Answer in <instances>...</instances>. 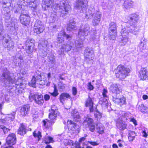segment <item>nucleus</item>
<instances>
[{
	"label": "nucleus",
	"mask_w": 148,
	"mask_h": 148,
	"mask_svg": "<svg viewBox=\"0 0 148 148\" xmlns=\"http://www.w3.org/2000/svg\"><path fill=\"white\" fill-rule=\"evenodd\" d=\"M10 74V72L6 68H3V73L1 77V81L3 84L4 86L6 87L7 92L10 95H18L22 92L21 88L23 84H15L14 79L12 78Z\"/></svg>",
	"instance_id": "f257e3e1"
},
{
	"label": "nucleus",
	"mask_w": 148,
	"mask_h": 148,
	"mask_svg": "<svg viewBox=\"0 0 148 148\" xmlns=\"http://www.w3.org/2000/svg\"><path fill=\"white\" fill-rule=\"evenodd\" d=\"M60 5L55 3L52 8L53 12L56 16L58 15L65 18V15L67 14L71 10V8L67 0H58Z\"/></svg>",
	"instance_id": "f03ea898"
},
{
	"label": "nucleus",
	"mask_w": 148,
	"mask_h": 148,
	"mask_svg": "<svg viewBox=\"0 0 148 148\" xmlns=\"http://www.w3.org/2000/svg\"><path fill=\"white\" fill-rule=\"evenodd\" d=\"M49 116L50 120L46 119L42 121L43 125L46 128L51 126L52 124L54 123V121L58 115L56 107L55 105L52 106L51 109L49 110Z\"/></svg>",
	"instance_id": "7ed1b4c3"
},
{
	"label": "nucleus",
	"mask_w": 148,
	"mask_h": 148,
	"mask_svg": "<svg viewBox=\"0 0 148 148\" xmlns=\"http://www.w3.org/2000/svg\"><path fill=\"white\" fill-rule=\"evenodd\" d=\"M120 85L117 84H114L110 86L109 89L113 94L112 95L113 101L115 102H125L126 99L124 97L119 98L117 96L121 92Z\"/></svg>",
	"instance_id": "20e7f679"
},
{
	"label": "nucleus",
	"mask_w": 148,
	"mask_h": 148,
	"mask_svg": "<svg viewBox=\"0 0 148 148\" xmlns=\"http://www.w3.org/2000/svg\"><path fill=\"white\" fill-rule=\"evenodd\" d=\"M130 71V69L129 68L119 65L115 70L114 72L116 77L122 80L128 75Z\"/></svg>",
	"instance_id": "39448f33"
},
{
	"label": "nucleus",
	"mask_w": 148,
	"mask_h": 148,
	"mask_svg": "<svg viewBox=\"0 0 148 148\" xmlns=\"http://www.w3.org/2000/svg\"><path fill=\"white\" fill-rule=\"evenodd\" d=\"M89 14L87 13L86 14V18H89L93 16L92 23L94 26L98 25L101 20V13L99 11H97L96 13H92V12L88 10Z\"/></svg>",
	"instance_id": "423d86ee"
},
{
	"label": "nucleus",
	"mask_w": 148,
	"mask_h": 148,
	"mask_svg": "<svg viewBox=\"0 0 148 148\" xmlns=\"http://www.w3.org/2000/svg\"><path fill=\"white\" fill-rule=\"evenodd\" d=\"M66 42V43L62 45L60 50L58 51V53L59 55L64 54V51L68 52L74 49V45L71 39Z\"/></svg>",
	"instance_id": "0eeeda50"
},
{
	"label": "nucleus",
	"mask_w": 148,
	"mask_h": 148,
	"mask_svg": "<svg viewBox=\"0 0 148 148\" xmlns=\"http://www.w3.org/2000/svg\"><path fill=\"white\" fill-rule=\"evenodd\" d=\"M10 122L8 120L6 117L0 120V136L2 137L7 134L10 130V129L5 127L9 125Z\"/></svg>",
	"instance_id": "6e6552de"
},
{
	"label": "nucleus",
	"mask_w": 148,
	"mask_h": 148,
	"mask_svg": "<svg viewBox=\"0 0 148 148\" xmlns=\"http://www.w3.org/2000/svg\"><path fill=\"white\" fill-rule=\"evenodd\" d=\"M34 39L30 38L26 40L25 44L26 47L25 49L27 53L31 54L33 52H35L36 51L34 44Z\"/></svg>",
	"instance_id": "1a4fd4ad"
},
{
	"label": "nucleus",
	"mask_w": 148,
	"mask_h": 148,
	"mask_svg": "<svg viewBox=\"0 0 148 148\" xmlns=\"http://www.w3.org/2000/svg\"><path fill=\"white\" fill-rule=\"evenodd\" d=\"M90 29L89 25L87 23L82 24L80 26L78 32V36L80 37L81 36L84 38L87 36L89 32Z\"/></svg>",
	"instance_id": "9d476101"
},
{
	"label": "nucleus",
	"mask_w": 148,
	"mask_h": 148,
	"mask_svg": "<svg viewBox=\"0 0 148 148\" xmlns=\"http://www.w3.org/2000/svg\"><path fill=\"white\" fill-rule=\"evenodd\" d=\"M87 3V0H76L74 4V8L83 12V10L86 9Z\"/></svg>",
	"instance_id": "9b49d317"
},
{
	"label": "nucleus",
	"mask_w": 148,
	"mask_h": 148,
	"mask_svg": "<svg viewBox=\"0 0 148 148\" xmlns=\"http://www.w3.org/2000/svg\"><path fill=\"white\" fill-rule=\"evenodd\" d=\"M116 25L115 23L111 22L109 25V27L108 32L109 36V38L110 39L114 40L116 38Z\"/></svg>",
	"instance_id": "f8f14e48"
},
{
	"label": "nucleus",
	"mask_w": 148,
	"mask_h": 148,
	"mask_svg": "<svg viewBox=\"0 0 148 148\" xmlns=\"http://www.w3.org/2000/svg\"><path fill=\"white\" fill-rule=\"evenodd\" d=\"M34 31V33L38 34L42 32L44 30V25L40 21L37 20L35 22Z\"/></svg>",
	"instance_id": "ddd939ff"
},
{
	"label": "nucleus",
	"mask_w": 148,
	"mask_h": 148,
	"mask_svg": "<svg viewBox=\"0 0 148 148\" xmlns=\"http://www.w3.org/2000/svg\"><path fill=\"white\" fill-rule=\"evenodd\" d=\"M94 51L92 48L87 47L84 51V55L86 60L89 63H92Z\"/></svg>",
	"instance_id": "4468645a"
},
{
	"label": "nucleus",
	"mask_w": 148,
	"mask_h": 148,
	"mask_svg": "<svg viewBox=\"0 0 148 148\" xmlns=\"http://www.w3.org/2000/svg\"><path fill=\"white\" fill-rule=\"evenodd\" d=\"M126 27H124L122 29H125V33H127L128 35L130 32L136 34V32L139 30L138 27L133 25V23H132V24L130 25L129 23H126Z\"/></svg>",
	"instance_id": "2eb2a0df"
},
{
	"label": "nucleus",
	"mask_w": 148,
	"mask_h": 148,
	"mask_svg": "<svg viewBox=\"0 0 148 148\" xmlns=\"http://www.w3.org/2000/svg\"><path fill=\"white\" fill-rule=\"evenodd\" d=\"M49 45L47 41L44 40L40 41L38 45V47L40 51H44L45 54L42 56H45L47 55L48 48L49 47Z\"/></svg>",
	"instance_id": "dca6fc26"
},
{
	"label": "nucleus",
	"mask_w": 148,
	"mask_h": 148,
	"mask_svg": "<svg viewBox=\"0 0 148 148\" xmlns=\"http://www.w3.org/2000/svg\"><path fill=\"white\" fill-rule=\"evenodd\" d=\"M64 37L67 40L70 41L71 39V36L64 32H60L58 34L57 39V42L59 43H62L64 41Z\"/></svg>",
	"instance_id": "f3484780"
},
{
	"label": "nucleus",
	"mask_w": 148,
	"mask_h": 148,
	"mask_svg": "<svg viewBox=\"0 0 148 148\" xmlns=\"http://www.w3.org/2000/svg\"><path fill=\"white\" fill-rule=\"evenodd\" d=\"M16 141V135L14 133L10 134L6 138V142L9 146H12L15 144Z\"/></svg>",
	"instance_id": "a211bd4d"
},
{
	"label": "nucleus",
	"mask_w": 148,
	"mask_h": 148,
	"mask_svg": "<svg viewBox=\"0 0 148 148\" xmlns=\"http://www.w3.org/2000/svg\"><path fill=\"white\" fill-rule=\"evenodd\" d=\"M125 29H122L120 32L122 38L119 41V45L121 46H124L126 44L128 39L127 33H125Z\"/></svg>",
	"instance_id": "6ab92c4d"
},
{
	"label": "nucleus",
	"mask_w": 148,
	"mask_h": 148,
	"mask_svg": "<svg viewBox=\"0 0 148 148\" xmlns=\"http://www.w3.org/2000/svg\"><path fill=\"white\" fill-rule=\"evenodd\" d=\"M30 109V106L28 104L24 105L21 108L20 113L22 116L28 115Z\"/></svg>",
	"instance_id": "aec40b11"
},
{
	"label": "nucleus",
	"mask_w": 148,
	"mask_h": 148,
	"mask_svg": "<svg viewBox=\"0 0 148 148\" xmlns=\"http://www.w3.org/2000/svg\"><path fill=\"white\" fill-rule=\"evenodd\" d=\"M29 99L32 101H34L35 102H41L44 101L43 97L42 95H39L37 94L31 95L29 97Z\"/></svg>",
	"instance_id": "412c9836"
},
{
	"label": "nucleus",
	"mask_w": 148,
	"mask_h": 148,
	"mask_svg": "<svg viewBox=\"0 0 148 148\" xmlns=\"http://www.w3.org/2000/svg\"><path fill=\"white\" fill-rule=\"evenodd\" d=\"M14 63L16 66H18L20 68L23 67V58L22 56L16 57L14 59Z\"/></svg>",
	"instance_id": "4be33fe9"
},
{
	"label": "nucleus",
	"mask_w": 148,
	"mask_h": 148,
	"mask_svg": "<svg viewBox=\"0 0 148 148\" xmlns=\"http://www.w3.org/2000/svg\"><path fill=\"white\" fill-rule=\"evenodd\" d=\"M139 77L141 79L144 80L148 77L147 70L146 68H141L139 72Z\"/></svg>",
	"instance_id": "5701e85b"
},
{
	"label": "nucleus",
	"mask_w": 148,
	"mask_h": 148,
	"mask_svg": "<svg viewBox=\"0 0 148 148\" xmlns=\"http://www.w3.org/2000/svg\"><path fill=\"white\" fill-rule=\"evenodd\" d=\"M5 36H7L6 38H4V40H5V42L7 44V45H5L6 47H5L7 48L9 50H11L13 48L14 42L11 40H9L10 37L8 36L7 35H5Z\"/></svg>",
	"instance_id": "b1692460"
},
{
	"label": "nucleus",
	"mask_w": 148,
	"mask_h": 148,
	"mask_svg": "<svg viewBox=\"0 0 148 148\" xmlns=\"http://www.w3.org/2000/svg\"><path fill=\"white\" fill-rule=\"evenodd\" d=\"M20 20L21 23L23 25L27 26L28 25L30 21V16H20Z\"/></svg>",
	"instance_id": "393cba45"
},
{
	"label": "nucleus",
	"mask_w": 148,
	"mask_h": 148,
	"mask_svg": "<svg viewBox=\"0 0 148 148\" xmlns=\"http://www.w3.org/2000/svg\"><path fill=\"white\" fill-rule=\"evenodd\" d=\"M67 125L69 129L71 130H76L79 128V126L71 120H68Z\"/></svg>",
	"instance_id": "a878e982"
},
{
	"label": "nucleus",
	"mask_w": 148,
	"mask_h": 148,
	"mask_svg": "<svg viewBox=\"0 0 148 148\" xmlns=\"http://www.w3.org/2000/svg\"><path fill=\"white\" fill-rule=\"evenodd\" d=\"M27 126L24 123H22L21 124V126L19 128L18 131V134L21 135H23L26 133Z\"/></svg>",
	"instance_id": "bb28decb"
},
{
	"label": "nucleus",
	"mask_w": 148,
	"mask_h": 148,
	"mask_svg": "<svg viewBox=\"0 0 148 148\" xmlns=\"http://www.w3.org/2000/svg\"><path fill=\"white\" fill-rule=\"evenodd\" d=\"M116 126L118 129L123 131L127 129V125L123 123L122 121H118L116 123Z\"/></svg>",
	"instance_id": "cd10ccee"
},
{
	"label": "nucleus",
	"mask_w": 148,
	"mask_h": 148,
	"mask_svg": "<svg viewBox=\"0 0 148 148\" xmlns=\"http://www.w3.org/2000/svg\"><path fill=\"white\" fill-rule=\"evenodd\" d=\"M139 19V15L137 13L132 14L130 16V20L129 21L135 23L137 22Z\"/></svg>",
	"instance_id": "c85d7f7f"
},
{
	"label": "nucleus",
	"mask_w": 148,
	"mask_h": 148,
	"mask_svg": "<svg viewBox=\"0 0 148 148\" xmlns=\"http://www.w3.org/2000/svg\"><path fill=\"white\" fill-rule=\"evenodd\" d=\"M79 37V39L76 40L75 41V46L77 48H81L83 46V40L84 38L81 36V37Z\"/></svg>",
	"instance_id": "c756f323"
},
{
	"label": "nucleus",
	"mask_w": 148,
	"mask_h": 148,
	"mask_svg": "<svg viewBox=\"0 0 148 148\" xmlns=\"http://www.w3.org/2000/svg\"><path fill=\"white\" fill-rule=\"evenodd\" d=\"M27 8V6H24V5H21L22 10L20 16H30L28 11L26 10V8Z\"/></svg>",
	"instance_id": "7c9ffc66"
},
{
	"label": "nucleus",
	"mask_w": 148,
	"mask_h": 148,
	"mask_svg": "<svg viewBox=\"0 0 148 148\" xmlns=\"http://www.w3.org/2000/svg\"><path fill=\"white\" fill-rule=\"evenodd\" d=\"M71 99V96L68 93H62L60 95V102L62 101H64L67 99Z\"/></svg>",
	"instance_id": "2f4dec72"
},
{
	"label": "nucleus",
	"mask_w": 148,
	"mask_h": 148,
	"mask_svg": "<svg viewBox=\"0 0 148 148\" xmlns=\"http://www.w3.org/2000/svg\"><path fill=\"white\" fill-rule=\"evenodd\" d=\"M71 116L74 120L76 121H78L77 119H79L80 118V116L79 112L77 111V110H73L71 113Z\"/></svg>",
	"instance_id": "473e14b6"
},
{
	"label": "nucleus",
	"mask_w": 148,
	"mask_h": 148,
	"mask_svg": "<svg viewBox=\"0 0 148 148\" xmlns=\"http://www.w3.org/2000/svg\"><path fill=\"white\" fill-rule=\"evenodd\" d=\"M2 13L3 17L5 20V21L7 22L8 20L10 19V16L9 10L8 11L2 10Z\"/></svg>",
	"instance_id": "72a5a7b5"
},
{
	"label": "nucleus",
	"mask_w": 148,
	"mask_h": 148,
	"mask_svg": "<svg viewBox=\"0 0 148 148\" xmlns=\"http://www.w3.org/2000/svg\"><path fill=\"white\" fill-rule=\"evenodd\" d=\"M54 0H43L42 1V4L46 6L47 8L50 7L53 4Z\"/></svg>",
	"instance_id": "f704fd0d"
},
{
	"label": "nucleus",
	"mask_w": 148,
	"mask_h": 148,
	"mask_svg": "<svg viewBox=\"0 0 148 148\" xmlns=\"http://www.w3.org/2000/svg\"><path fill=\"white\" fill-rule=\"evenodd\" d=\"M84 121L83 123L84 124L86 123L88 125L90 124H91L94 123L93 119L90 118L87 115L85 116L84 119Z\"/></svg>",
	"instance_id": "c9c22d12"
},
{
	"label": "nucleus",
	"mask_w": 148,
	"mask_h": 148,
	"mask_svg": "<svg viewBox=\"0 0 148 148\" xmlns=\"http://www.w3.org/2000/svg\"><path fill=\"white\" fill-rule=\"evenodd\" d=\"M49 60L48 62L49 64H51V66H49L52 67L54 65L56 62V60L54 56L53 55H51L50 56H48Z\"/></svg>",
	"instance_id": "e433bc0d"
},
{
	"label": "nucleus",
	"mask_w": 148,
	"mask_h": 148,
	"mask_svg": "<svg viewBox=\"0 0 148 148\" xmlns=\"http://www.w3.org/2000/svg\"><path fill=\"white\" fill-rule=\"evenodd\" d=\"M75 23L74 21H70L69 24H68L67 30L68 31H71L73 30L75 27Z\"/></svg>",
	"instance_id": "4c0bfd02"
},
{
	"label": "nucleus",
	"mask_w": 148,
	"mask_h": 148,
	"mask_svg": "<svg viewBox=\"0 0 148 148\" xmlns=\"http://www.w3.org/2000/svg\"><path fill=\"white\" fill-rule=\"evenodd\" d=\"M136 135V133L134 132L129 131H128V138L130 141L132 142L135 138Z\"/></svg>",
	"instance_id": "58836bf2"
},
{
	"label": "nucleus",
	"mask_w": 148,
	"mask_h": 148,
	"mask_svg": "<svg viewBox=\"0 0 148 148\" xmlns=\"http://www.w3.org/2000/svg\"><path fill=\"white\" fill-rule=\"evenodd\" d=\"M35 76L37 84L42 85H45L44 81L42 80L41 76L40 74H38L37 75H36Z\"/></svg>",
	"instance_id": "ea45409f"
},
{
	"label": "nucleus",
	"mask_w": 148,
	"mask_h": 148,
	"mask_svg": "<svg viewBox=\"0 0 148 148\" xmlns=\"http://www.w3.org/2000/svg\"><path fill=\"white\" fill-rule=\"evenodd\" d=\"M133 2L130 0H127L124 1L123 6L126 9L131 8L132 6Z\"/></svg>",
	"instance_id": "a19ab883"
},
{
	"label": "nucleus",
	"mask_w": 148,
	"mask_h": 148,
	"mask_svg": "<svg viewBox=\"0 0 148 148\" xmlns=\"http://www.w3.org/2000/svg\"><path fill=\"white\" fill-rule=\"evenodd\" d=\"M96 130L97 132L99 134H102L104 132V127L101 124L97 125Z\"/></svg>",
	"instance_id": "79ce46f5"
},
{
	"label": "nucleus",
	"mask_w": 148,
	"mask_h": 148,
	"mask_svg": "<svg viewBox=\"0 0 148 148\" xmlns=\"http://www.w3.org/2000/svg\"><path fill=\"white\" fill-rule=\"evenodd\" d=\"M5 30L3 29V27L2 25L0 24V36H2L1 39L4 40V38H6L5 35H6L4 34Z\"/></svg>",
	"instance_id": "37998d69"
},
{
	"label": "nucleus",
	"mask_w": 148,
	"mask_h": 148,
	"mask_svg": "<svg viewBox=\"0 0 148 148\" xmlns=\"http://www.w3.org/2000/svg\"><path fill=\"white\" fill-rule=\"evenodd\" d=\"M37 82L36 80V78L35 76H33L30 82L29 83V86L36 87V83Z\"/></svg>",
	"instance_id": "c03bdc74"
},
{
	"label": "nucleus",
	"mask_w": 148,
	"mask_h": 148,
	"mask_svg": "<svg viewBox=\"0 0 148 148\" xmlns=\"http://www.w3.org/2000/svg\"><path fill=\"white\" fill-rule=\"evenodd\" d=\"M138 109L142 113H146L147 111L148 108L147 107L145 106L143 104H141L139 106Z\"/></svg>",
	"instance_id": "a18cd8bd"
},
{
	"label": "nucleus",
	"mask_w": 148,
	"mask_h": 148,
	"mask_svg": "<svg viewBox=\"0 0 148 148\" xmlns=\"http://www.w3.org/2000/svg\"><path fill=\"white\" fill-rule=\"evenodd\" d=\"M94 102H86V106L87 107H89L90 112H93L94 111L93 107Z\"/></svg>",
	"instance_id": "49530a36"
},
{
	"label": "nucleus",
	"mask_w": 148,
	"mask_h": 148,
	"mask_svg": "<svg viewBox=\"0 0 148 148\" xmlns=\"http://www.w3.org/2000/svg\"><path fill=\"white\" fill-rule=\"evenodd\" d=\"M58 91L56 86L55 85L54 86L53 92H49V93L52 96L54 97H56L58 96L59 94Z\"/></svg>",
	"instance_id": "de8ad7c7"
},
{
	"label": "nucleus",
	"mask_w": 148,
	"mask_h": 148,
	"mask_svg": "<svg viewBox=\"0 0 148 148\" xmlns=\"http://www.w3.org/2000/svg\"><path fill=\"white\" fill-rule=\"evenodd\" d=\"M44 140L45 143L47 144L52 143L53 141V138L50 136H46L44 139Z\"/></svg>",
	"instance_id": "09e8293b"
},
{
	"label": "nucleus",
	"mask_w": 148,
	"mask_h": 148,
	"mask_svg": "<svg viewBox=\"0 0 148 148\" xmlns=\"http://www.w3.org/2000/svg\"><path fill=\"white\" fill-rule=\"evenodd\" d=\"M145 44L142 41L140 42V43L138 47V49L140 51H142L145 49Z\"/></svg>",
	"instance_id": "8fccbe9b"
},
{
	"label": "nucleus",
	"mask_w": 148,
	"mask_h": 148,
	"mask_svg": "<svg viewBox=\"0 0 148 148\" xmlns=\"http://www.w3.org/2000/svg\"><path fill=\"white\" fill-rule=\"evenodd\" d=\"M10 5V3H9L4 2L3 5V10H2L8 11L9 10V8L8 7Z\"/></svg>",
	"instance_id": "3c124183"
},
{
	"label": "nucleus",
	"mask_w": 148,
	"mask_h": 148,
	"mask_svg": "<svg viewBox=\"0 0 148 148\" xmlns=\"http://www.w3.org/2000/svg\"><path fill=\"white\" fill-rule=\"evenodd\" d=\"M33 136L35 138H37L39 140L42 136L41 132L38 131L36 132V131H34L33 133Z\"/></svg>",
	"instance_id": "603ef678"
},
{
	"label": "nucleus",
	"mask_w": 148,
	"mask_h": 148,
	"mask_svg": "<svg viewBox=\"0 0 148 148\" xmlns=\"http://www.w3.org/2000/svg\"><path fill=\"white\" fill-rule=\"evenodd\" d=\"M15 114V112H13V114H10L6 117V119L8 120L10 122H11L15 118L14 114Z\"/></svg>",
	"instance_id": "864d4df0"
},
{
	"label": "nucleus",
	"mask_w": 148,
	"mask_h": 148,
	"mask_svg": "<svg viewBox=\"0 0 148 148\" xmlns=\"http://www.w3.org/2000/svg\"><path fill=\"white\" fill-rule=\"evenodd\" d=\"M95 117L97 119V120L100 119L102 117V114L99 112L97 109L96 110V113H95Z\"/></svg>",
	"instance_id": "5fc2aeb1"
},
{
	"label": "nucleus",
	"mask_w": 148,
	"mask_h": 148,
	"mask_svg": "<svg viewBox=\"0 0 148 148\" xmlns=\"http://www.w3.org/2000/svg\"><path fill=\"white\" fill-rule=\"evenodd\" d=\"M21 6H19L17 8H14L13 11L15 13L21 14Z\"/></svg>",
	"instance_id": "6e6d98bb"
},
{
	"label": "nucleus",
	"mask_w": 148,
	"mask_h": 148,
	"mask_svg": "<svg viewBox=\"0 0 148 148\" xmlns=\"http://www.w3.org/2000/svg\"><path fill=\"white\" fill-rule=\"evenodd\" d=\"M89 130L92 132H93L95 130V126L94 123L90 124L88 125Z\"/></svg>",
	"instance_id": "4d7b16f0"
},
{
	"label": "nucleus",
	"mask_w": 148,
	"mask_h": 148,
	"mask_svg": "<svg viewBox=\"0 0 148 148\" xmlns=\"http://www.w3.org/2000/svg\"><path fill=\"white\" fill-rule=\"evenodd\" d=\"M119 114L123 117L126 118L128 116L129 114L127 112L121 111L119 112Z\"/></svg>",
	"instance_id": "13d9d810"
},
{
	"label": "nucleus",
	"mask_w": 148,
	"mask_h": 148,
	"mask_svg": "<svg viewBox=\"0 0 148 148\" xmlns=\"http://www.w3.org/2000/svg\"><path fill=\"white\" fill-rule=\"evenodd\" d=\"M33 3L32 6H31L32 4H30L29 5V6L32 8V10L36 12V8H37V6L35 4H34V3Z\"/></svg>",
	"instance_id": "bf43d9fd"
},
{
	"label": "nucleus",
	"mask_w": 148,
	"mask_h": 148,
	"mask_svg": "<svg viewBox=\"0 0 148 148\" xmlns=\"http://www.w3.org/2000/svg\"><path fill=\"white\" fill-rule=\"evenodd\" d=\"M56 20V16H52L51 15L50 18V21L51 23H54Z\"/></svg>",
	"instance_id": "052dcab7"
},
{
	"label": "nucleus",
	"mask_w": 148,
	"mask_h": 148,
	"mask_svg": "<svg viewBox=\"0 0 148 148\" xmlns=\"http://www.w3.org/2000/svg\"><path fill=\"white\" fill-rule=\"evenodd\" d=\"M73 94L75 96L77 94V88L75 87H73L72 88V89Z\"/></svg>",
	"instance_id": "680f3d73"
},
{
	"label": "nucleus",
	"mask_w": 148,
	"mask_h": 148,
	"mask_svg": "<svg viewBox=\"0 0 148 148\" xmlns=\"http://www.w3.org/2000/svg\"><path fill=\"white\" fill-rule=\"evenodd\" d=\"M88 89L92 90H93L94 88L93 86L92 85L90 82H89L88 84Z\"/></svg>",
	"instance_id": "e2e57ef3"
},
{
	"label": "nucleus",
	"mask_w": 148,
	"mask_h": 148,
	"mask_svg": "<svg viewBox=\"0 0 148 148\" xmlns=\"http://www.w3.org/2000/svg\"><path fill=\"white\" fill-rule=\"evenodd\" d=\"M124 143L123 140L120 139L119 140L117 141V143L118 144L119 146L120 147L123 146V143Z\"/></svg>",
	"instance_id": "0e129e2a"
},
{
	"label": "nucleus",
	"mask_w": 148,
	"mask_h": 148,
	"mask_svg": "<svg viewBox=\"0 0 148 148\" xmlns=\"http://www.w3.org/2000/svg\"><path fill=\"white\" fill-rule=\"evenodd\" d=\"M44 98L45 101H48L49 99L50 96L48 94H45L44 96Z\"/></svg>",
	"instance_id": "69168bd1"
},
{
	"label": "nucleus",
	"mask_w": 148,
	"mask_h": 148,
	"mask_svg": "<svg viewBox=\"0 0 148 148\" xmlns=\"http://www.w3.org/2000/svg\"><path fill=\"white\" fill-rule=\"evenodd\" d=\"M142 134H143V136L144 137L146 138L148 136V134L145 130L143 131Z\"/></svg>",
	"instance_id": "338daca9"
},
{
	"label": "nucleus",
	"mask_w": 148,
	"mask_h": 148,
	"mask_svg": "<svg viewBox=\"0 0 148 148\" xmlns=\"http://www.w3.org/2000/svg\"><path fill=\"white\" fill-rule=\"evenodd\" d=\"M107 92V90L106 89H103V92H102V94L103 97H106V93Z\"/></svg>",
	"instance_id": "774afa93"
}]
</instances>
